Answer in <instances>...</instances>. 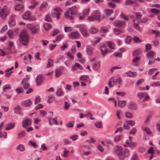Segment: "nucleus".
I'll use <instances>...</instances> for the list:
<instances>
[{
	"instance_id": "1",
	"label": "nucleus",
	"mask_w": 160,
	"mask_h": 160,
	"mask_svg": "<svg viewBox=\"0 0 160 160\" xmlns=\"http://www.w3.org/2000/svg\"><path fill=\"white\" fill-rule=\"evenodd\" d=\"M19 37L20 42L25 46L28 44V35L25 31H22L20 34Z\"/></svg>"
},
{
	"instance_id": "2",
	"label": "nucleus",
	"mask_w": 160,
	"mask_h": 160,
	"mask_svg": "<svg viewBox=\"0 0 160 160\" xmlns=\"http://www.w3.org/2000/svg\"><path fill=\"white\" fill-rule=\"evenodd\" d=\"M10 12L9 9L6 5L2 8L0 6V17L4 19L8 15Z\"/></svg>"
},
{
	"instance_id": "3",
	"label": "nucleus",
	"mask_w": 160,
	"mask_h": 160,
	"mask_svg": "<svg viewBox=\"0 0 160 160\" xmlns=\"http://www.w3.org/2000/svg\"><path fill=\"white\" fill-rule=\"evenodd\" d=\"M27 28L33 34L38 33L40 31L39 26L38 24L34 25L32 24H28L27 25Z\"/></svg>"
},
{
	"instance_id": "4",
	"label": "nucleus",
	"mask_w": 160,
	"mask_h": 160,
	"mask_svg": "<svg viewBox=\"0 0 160 160\" xmlns=\"http://www.w3.org/2000/svg\"><path fill=\"white\" fill-rule=\"evenodd\" d=\"M115 152L118 155L120 160H123L124 158V156L122 153V148L121 147L116 146L114 147Z\"/></svg>"
},
{
	"instance_id": "5",
	"label": "nucleus",
	"mask_w": 160,
	"mask_h": 160,
	"mask_svg": "<svg viewBox=\"0 0 160 160\" xmlns=\"http://www.w3.org/2000/svg\"><path fill=\"white\" fill-rule=\"evenodd\" d=\"M22 17L24 20H29L30 21H34L36 19V17L34 16H32L30 12H26L22 15Z\"/></svg>"
},
{
	"instance_id": "6",
	"label": "nucleus",
	"mask_w": 160,
	"mask_h": 160,
	"mask_svg": "<svg viewBox=\"0 0 160 160\" xmlns=\"http://www.w3.org/2000/svg\"><path fill=\"white\" fill-rule=\"evenodd\" d=\"M137 96L140 100H142L143 98H144L142 100L143 102L145 101H147L150 98L149 96L146 92H142L138 93L137 94Z\"/></svg>"
},
{
	"instance_id": "7",
	"label": "nucleus",
	"mask_w": 160,
	"mask_h": 160,
	"mask_svg": "<svg viewBox=\"0 0 160 160\" xmlns=\"http://www.w3.org/2000/svg\"><path fill=\"white\" fill-rule=\"evenodd\" d=\"M80 34L78 31L72 32L70 33L68 35V38L71 39H77L79 38Z\"/></svg>"
},
{
	"instance_id": "8",
	"label": "nucleus",
	"mask_w": 160,
	"mask_h": 160,
	"mask_svg": "<svg viewBox=\"0 0 160 160\" xmlns=\"http://www.w3.org/2000/svg\"><path fill=\"white\" fill-rule=\"evenodd\" d=\"M113 24L116 27L121 28H124L126 26L125 22L120 21H116L114 22Z\"/></svg>"
},
{
	"instance_id": "9",
	"label": "nucleus",
	"mask_w": 160,
	"mask_h": 160,
	"mask_svg": "<svg viewBox=\"0 0 160 160\" xmlns=\"http://www.w3.org/2000/svg\"><path fill=\"white\" fill-rule=\"evenodd\" d=\"M32 121L30 118H25L22 121V126L24 128H25L29 126L31 124Z\"/></svg>"
},
{
	"instance_id": "10",
	"label": "nucleus",
	"mask_w": 160,
	"mask_h": 160,
	"mask_svg": "<svg viewBox=\"0 0 160 160\" xmlns=\"http://www.w3.org/2000/svg\"><path fill=\"white\" fill-rule=\"evenodd\" d=\"M92 14L95 20H97L99 22L101 21L102 19L99 12L97 11H95Z\"/></svg>"
},
{
	"instance_id": "11",
	"label": "nucleus",
	"mask_w": 160,
	"mask_h": 160,
	"mask_svg": "<svg viewBox=\"0 0 160 160\" xmlns=\"http://www.w3.org/2000/svg\"><path fill=\"white\" fill-rule=\"evenodd\" d=\"M79 30L83 36L88 37L89 36L87 29L85 27H82L80 28Z\"/></svg>"
},
{
	"instance_id": "12",
	"label": "nucleus",
	"mask_w": 160,
	"mask_h": 160,
	"mask_svg": "<svg viewBox=\"0 0 160 160\" xmlns=\"http://www.w3.org/2000/svg\"><path fill=\"white\" fill-rule=\"evenodd\" d=\"M71 15L76 14L78 11V8L75 6H74L68 8V10Z\"/></svg>"
},
{
	"instance_id": "13",
	"label": "nucleus",
	"mask_w": 160,
	"mask_h": 160,
	"mask_svg": "<svg viewBox=\"0 0 160 160\" xmlns=\"http://www.w3.org/2000/svg\"><path fill=\"white\" fill-rule=\"evenodd\" d=\"M32 103V102L30 99L23 101L21 102L22 106L26 107L30 106Z\"/></svg>"
},
{
	"instance_id": "14",
	"label": "nucleus",
	"mask_w": 160,
	"mask_h": 160,
	"mask_svg": "<svg viewBox=\"0 0 160 160\" xmlns=\"http://www.w3.org/2000/svg\"><path fill=\"white\" fill-rule=\"evenodd\" d=\"M128 107L129 108L134 110H136L138 108L137 104L135 102H130Z\"/></svg>"
},
{
	"instance_id": "15",
	"label": "nucleus",
	"mask_w": 160,
	"mask_h": 160,
	"mask_svg": "<svg viewBox=\"0 0 160 160\" xmlns=\"http://www.w3.org/2000/svg\"><path fill=\"white\" fill-rule=\"evenodd\" d=\"M86 48L87 53L89 55H92L93 53V48L89 45L87 46Z\"/></svg>"
},
{
	"instance_id": "16",
	"label": "nucleus",
	"mask_w": 160,
	"mask_h": 160,
	"mask_svg": "<svg viewBox=\"0 0 160 160\" xmlns=\"http://www.w3.org/2000/svg\"><path fill=\"white\" fill-rule=\"evenodd\" d=\"M136 21V20L135 19H134L133 20V22L134 24V28L140 32H142V28L139 27V26L138 25L139 22L138 21H137V22L136 23L135 22Z\"/></svg>"
},
{
	"instance_id": "17",
	"label": "nucleus",
	"mask_w": 160,
	"mask_h": 160,
	"mask_svg": "<svg viewBox=\"0 0 160 160\" xmlns=\"http://www.w3.org/2000/svg\"><path fill=\"white\" fill-rule=\"evenodd\" d=\"M100 49L101 52V54L104 55H105L106 53L108 52V50L105 45L101 46Z\"/></svg>"
},
{
	"instance_id": "18",
	"label": "nucleus",
	"mask_w": 160,
	"mask_h": 160,
	"mask_svg": "<svg viewBox=\"0 0 160 160\" xmlns=\"http://www.w3.org/2000/svg\"><path fill=\"white\" fill-rule=\"evenodd\" d=\"M126 74L127 75V76L133 78L135 77L137 75V73L135 72H132L130 71H129L126 73Z\"/></svg>"
},
{
	"instance_id": "19",
	"label": "nucleus",
	"mask_w": 160,
	"mask_h": 160,
	"mask_svg": "<svg viewBox=\"0 0 160 160\" xmlns=\"http://www.w3.org/2000/svg\"><path fill=\"white\" fill-rule=\"evenodd\" d=\"M100 62L99 61L94 62L92 66V67L94 70H97L100 68Z\"/></svg>"
},
{
	"instance_id": "20",
	"label": "nucleus",
	"mask_w": 160,
	"mask_h": 160,
	"mask_svg": "<svg viewBox=\"0 0 160 160\" xmlns=\"http://www.w3.org/2000/svg\"><path fill=\"white\" fill-rule=\"evenodd\" d=\"M42 76L41 75H38L36 78V82L38 85H40L42 82Z\"/></svg>"
},
{
	"instance_id": "21",
	"label": "nucleus",
	"mask_w": 160,
	"mask_h": 160,
	"mask_svg": "<svg viewBox=\"0 0 160 160\" xmlns=\"http://www.w3.org/2000/svg\"><path fill=\"white\" fill-rule=\"evenodd\" d=\"M15 126V124L13 123H9L6 125V130H9L13 128Z\"/></svg>"
},
{
	"instance_id": "22",
	"label": "nucleus",
	"mask_w": 160,
	"mask_h": 160,
	"mask_svg": "<svg viewBox=\"0 0 160 160\" xmlns=\"http://www.w3.org/2000/svg\"><path fill=\"white\" fill-rule=\"evenodd\" d=\"M147 57L149 59H153L154 58L155 56L154 52L153 51H151L148 52L147 55Z\"/></svg>"
},
{
	"instance_id": "23",
	"label": "nucleus",
	"mask_w": 160,
	"mask_h": 160,
	"mask_svg": "<svg viewBox=\"0 0 160 160\" xmlns=\"http://www.w3.org/2000/svg\"><path fill=\"white\" fill-rule=\"evenodd\" d=\"M23 5L22 4H18L16 5L15 8L16 10L17 11H21L24 9Z\"/></svg>"
},
{
	"instance_id": "24",
	"label": "nucleus",
	"mask_w": 160,
	"mask_h": 160,
	"mask_svg": "<svg viewBox=\"0 0 160 160\" xmlns=\"http://www.w3.org/2000/svg\"><path fill=\"white\" fill-rule=\"evenodd\" d=\"M14 16H12L10 17V20L8 21V23L10 26H11L15 24V22L14 20Z\"/></svg>"
},
{
	"instance_id": "25",
	"label": "nucleus",
	"mask_w": 160,
	"mask_h": 160,
	"mask_svg": "<svg viewBox=\"0 0 160 160\" xmlns=\"http://www.w3.org/2000/svg\"><path fill=\"white\" fill-rule=\"evenodd\" d=\"M72 15L70 14L69 12H68V11L65 12L64 14L65 17L67 19H69L70 20H72L73 18V17Z\"/></svg>"
},
{
	"instance_id": "26",
	"label": "nucleus",
	"mask_w": 160,
	"mask_h": 160,
	"mask_svg": "<svg viewBox=\"0 0 160 160\" xmlns=\"http://www.w3.org/2000/svg\"><path fill=\"white\" fill-rule=\"evenodd\" d=\"M98 32V29L94 27H92L89 29V32L92 34H94Z\"/></svg>"
},
{
	"instance_id": "27",
	"label": "nucleus",
	"mask_w": 160,
	"mask_h": 160,
	"mask_svg": "<svg viewBox=\"0 0 160 160\" xmlns=\"http://www.w3.org/2000/svg\"><path fill=\"white\" fill-rule=\"evenodd\" d=\"M14 112L16 113H19L22 110V109L19 105H18L14 108Z\"/></svg>"
},
{
	"instance_id": "28",
	"label": "nucleus",
	"mask_w": 160,
	"mask_h": 160,
	"mask_svg": "<svg viewBox=\"0 0 160 160\" xmlns=\"http://www.w3.org/2000/svg\"><path fill=\"white\" fill-rule=\"evenodd\" d=\"M54 64V61L53 60L51 59H48V61L47 65V67L49 68L52 67Z\"/></svg>"
},
{
	"instance_id": "29",
	"label": "nucleus",
	"mask_w": 160,
	"mask_h": 160,
	"mask_svg": "<svg viewBox=\"0 0 160 160\" xmlns=\"http://www.w3.org/2000/svg\"><path fill=\"white\" fill-rule=\"evenodd\" d=\"M16 149L17 150L21 152H23L25 150L24 146L22 144L17 146Z\"/></svg>"
},
{
	"instance_id": "30",
	"label": "nucleus",
	"mask_w": 160,
	"mask_h": 160,
	"mask_svg": "<svg viewBox=\"0 0 160 160\" xmlns=\"http://www.w3.org/2000/svg\"><path fill=\"white\" fill-rule=\"evenodd\" d=\"M56 95L59 96H62L64 95V92L61 88H59L57 89L56 92Z\"/></svg>"
},
{
	"instance_id": "31",
	"label": "nucleus",
	"mask_w": 160,
	"mask_h": 160,
	"mask_svg": "<svg viewBox=\"0 0 160 160\" xmlns=\"http://www.w3.org/2000/svg\"><path fill=\"white\" fill-rule=\"evenodd\" d=\"M126 103V101L119 100L118 102V105L120 107H123Z\"/></svg>"
},
{
	"instance_id": "32",
	"label": "nucleus",
	"mask_w": 160,
	"mask_h": 160,
	"mask_svg": "<svg viewBox=\"0 0 160 160\" xmlns=\"http://www.w3.org/2000/svg\"><path fill=\"white\" fill-rule=\"evenodd\" d=\"M113 32L116 35H119L122 33V31L118 28H115L113 30Z\"/></svg>"
},
{
	"instance_id": "33",
	"label": "nucleus",
	"mask_w": 160,
	"mask_h": 160,
	"mask_svg": "<svg viewBox=\"0 0 160 160\" xmlns=\"http://www.w3.org/2000/svg\"><path fill=\"white\" fill-rule=\"evenodd\" d=\"M113 12V10L111 9H107L104 11L105 14L108 16H110Z\"/></svg>"
},
{
	"instance_id": "34",
	"label": "nucleus",
	"mask_w": 160,
	"mask_h": 160,
	"mask_svg": "<svg viewBox=\"0 0 160 160\" xmlns=\"http://www.w3.org/2000/svg\"><path fill=\"white\" fill-rule=\"evenodd\" d=\"M43 26L45 29L48 30L52 28L51 25L48 23H46L43 24Z\"/></svg>"
},
{
	"instance_id": "35",
	"label": "nucleus",
	"mask_w": 160,
	"mask_h": 160,
	"mask_svg": "<svg viewBox=\"0 0 160 160\" xmlns=\"http://www.w3.org/2000/svg\"><path fill=\"white\" fill-rule=\"evenodd\" d=\"M88 76L85 75H82L79 78V80L81 81H86L88 79Z\"/></svg>"
},
{
	"instance_id": "36",
	"label": "nucleus",
	"mask_w": 160,
	"mask_h": 160,
	"mask_svg": "<svg viewBox=\"0 0 160 160\" xmlns=\"http://www.w3.org/2000/svg\"><path fill=\"white\" fill-rule=\"evenodd\" d=\"M114 78L113 77L111 78L109 82L108 85L110 87H112L114 85Z\"/></svg>"
},
{
	"instance_id": "37",
	"label": "nucleus",
	"mask_w": 160,
	"mask_h": 160,
	"mask_svg": "<svg viewBox=\"0 0 160 160\" xmlns=\"http://www.w3.org/2000/svg\"><path fill=\"white\" fill-rule=\"evenodd\" d=\"M150 86L152 87H159L160 88V82L159 81L154 82L150 85Z\"/></svg>"
},
{
	"instance_id": "38",
	"label": "nucleus",
	"mask_w": 160,
	"mask_h": 160,
	"mask_svg": "<svg viewBox=\"0 0 160 160\" xmlns=\"http://www.w3.org/2000/svg\"><path fill=\"white\" fill-rule=\"evenodd\" d=\"M69 155V151L68 150L65 149L64 153L63 154V157L64 158H67L68 157Z\"/></svg>"
},
{
	"instance_id": "39",
	"label": "nucleus",
	"mask_w": 160,
	"mask_h": 160,
	"mask_svg": "<svg viewBox=\"0 0 160 160\" xmlns=\"http://www.w3.org/2000/svg\"><path fill=\"white\" fill-rule=\"evenodd\" d=\"M141 52V50L139 49H137L133 51L132 54L133 56H136L139 54Z\"/></svg>"
},
{
	"instance_id": "40",
	"label": "nucleus",
	"mask_w": 160,
	"mask_h": 160,
	"mask_svg": "<svg viewBox=\"0 0 160 160\" xmlns=\"http://www.w3.org/2000/svg\"><path fill=\"white\" fill-rule=\"evenodd\" d=\"M29 143L33 147L35 148H37L38 147V145L37 143L33 141L30 140L29 142Z\"/></svg>"
},
{
	"instance_id": "41",
	"label": "nucleus",
	"mask_w": 160,
	"mask_h": 160,
	"mask_svg": "<svg viewBox=\"0 0 160 160\" xmlns=\"http://www.w3.org/2000/svg\"><path fill=\"white\" fill-rule=\"evenodd\" d=\"M122 137V135H117L114 138L113 141L115 142H117L119 141Z\"/></svg>"
},
{
	"instance_id": "42",
	"label": "nucleus",
	"mask_w": 160,
	"mask_h": 160,
	"mask_svg": "<svg viewBox=\"0 0 160 160\" xmlns=\"http://www.w3.org/2000/svg\"><path fill=\"white\" fill-rule=\"evenodd\" d=\"M125 116L127 118H131L133 117V114L130 112H126L125 114Z\"/></svg>"
},
{
	"instance_id": "43",
	"label": "nucleus",
	"mask_w": 160,
	"mask_h": 160,
	"mask_svg": "<svg viewBox=\"0 0 160 160\" xmlns=\"http://www.w3.org/2000/svg\"><path fill=\"white\" fill-rule=\"evenodd\" d=\"M126 122L128 124L131 125L132 126H134L135 124V122L134 121L130 120L126 121Z\"/></svg>"
},
{
	"instance_id": "44",
	"label": "nucleus",
	"mask_w": 160,
	"mask_h": 160,
	"mask_svg": "<svg viewBox=\"0 0 160 160\" xmlns=\"http://www.w3.org/2000/svg\"><path fill=\"white\" fill-rule=\"evenodd\" d=\"M26 135V133L24 131H22L19 133L18 134V138H19L25 137Z\"/></svg>"
},
{
	"instance_id": "45",
	"label": "nucleus",
	"mask_w": 160,
	"mask_h": 160,
	"mask_svg": "<svg viewBox=\"0 0 160 160\" xmlns=\"http://www.w3.org/2000/svg\"><path fill=\"white\" fill-rule=\"evenodd\" d=\"M8 34L9 36V38L10 39H12L13 38V32L11 30H9L8 32Z\"/></svg>"
},
{
	"instance_id": "46",
	"label": "nucleus",
	"mask_w": 160,
	"mask_h": 160,
	"mask_svg": "<svg viewBox=\"0 0 160 160\" xmlns=\"http://www.w3.org/2000/svg\"><path fill=\"white\" fill-rule=\"evenodd\" d=\"M72 30V29L71 27H64V31L66 32H68Z\"/></svg>"
},
{
	"instance_id": "47",
	"label": "nucleus",
	"mask_w": 160,
	"mask_h": 160,
	"mask_svg": "<svg viewBox=\"0 0 160 160\" xmlns=\"http://www.w3.org/2000/svg\"><path fill=\"white\" fill-rule=\"evenodd\" d=\"M152 116V114L151 113H150L145 119L144 121L146 123H149L150 121V119L151 118Z\"/></svg>"
},
{
	"instance_id": "48",
	"label": "nucleus",
	"mask_w": 160,
	"mask_h": 160,
	"mask_svg": "<svg viewBox=\"0 0 160 160\" xmlns=\"http://www.w3.org/2000/svg\"><path fill=\"white\" fill-rule=\"evenodd\" d=\"M63 37L64 35H63L61 34L58 36L56 38V41H57L58 42H59L63 38Z\"/></svg>"
},
{
	"instance_id": "49",
	"label": "nucleus",
	"mask_w": 160,
	"mask_h": 160,
	"mask_svg": "<svg viewBox=\"0 0 160 160\" xmlns=\"http://www.w3.org/2000/svg\"><path fill=\"white\" fill-rule=\"evenodd\" d=\"M62 11V10L61 8L59 7H58L57 8H54L53 9V12H54V13H59V12Z\"/></svg>"
},
{
	"instance_id": "50",
	"label": "nucleus",
	"mask_w": 160,
	"mask_h": 160,
	"mask_svg": "<svg viewBox=\"0 0 160 160\" xmlns=\"http://www.w3.org/2000/svg\"><path fill=\"white\" fill-rule=\"evenodd\" d=\"M95 126L98 128H101L102 127V122L101 121H99L95 123Z\"/></svg>"
},
{
	"instance_id": "51",
	"label": "nucleus",
	"mask_w": 160,
	"mask_h": 160,
	"mask_svg": "<svg viewBox=\"0 0 160 160\" xmlns=\"http://www.w3.org/2000/svg\"><path fill=\"white\" fill-rule=\"evenodd\" d=\"M90 11V9L89 8H87L85 9L83 11V15L84 17L86 16L89 13V12Z\"/></svg>"
},
{
	"instance_id": "52",
	"label": "nucleus",
	"mask_w": 160,
	"mask_h": 160,
	"mask_svg": "<svg viewBox=\"0 0 160 160\" xmlns=\"http://www.w3.org/2000/svg\"><path fill=\"white\" fill-rule=\"evenodd\" d=\"M142 129L144 130V131L146 132L148 134H150L152 133V132L151 131L150 129L147 127H145L144 128H142Z\"/></svg>"
},
{
	"instance_id": "53",
	"label": "nucleus",
	"mask_w": 160,
	"mask_h": 160,
	"mask_svg": "<svg viewBox=\"0 0 160 160\" xmlns=\"http://www.w3.org/2000/svg\"><path fill=\"white\" fill-rule=\"evenodd\" d=\"M108 46L109 48L111 49H114V44L112 42H108Z\"/></svg>"
},
{
	"instance_id": "54",
	"label": "nucleus",
	"mask_w": 160,
	"mask_h": 160,
	"mask_svg": "<svg viewBox=\"0 0 160 160\" xmlns=\"http://www.w3.org/2000/svg\"><path fill=\"white\" fill-rule=\"evenodd\" d=\"M125 3L126 5H129L131 4H135L136 3L131 0H126Z\"/></svg>"
},
{
	"instance_id": "55",
	"label": "nucleus",
	"mask_w": 160,
	"mask_h": 160,
	"mask_svg": "<svg viewBox=\"0 0 160 160\" xmlns=\"http://www.w3.org/2000/svg\"><path fill=\"white\" fill-rule=\"evenodd\" d=\"M70 138L73 141H75L78 139V136L77 135H72L71 136Z\"/></svg>"
},
{
	"instance_id": "56",
	"label": "nucleus",
	"mask_w": 160,
	"mask_h": 160,
	"mask_svg": "<svg viewBox=\"0 0 160 160\" xmlns=\"http://www.w3.org/2000/svg\"><path fill=\"white\" fill-rule=\"evenodd\" d=\"M120 17L121 18L125 20L128 21V18L125 16L123 13H121Z\"/></svg>"
},
{
	"instance_id": "57",
	"label": "nucleus",
	"mask_w": 160,
	"mask_h": 160,
	"mask_svg": "<svg viewBox=\"0 0 160 160\" xmlns=\"http://www.w3.org/2000/svg\"><path fill=\"white\" fill-rule=\"evenodd\" d=\"M74 123L73 121L69 122L67 124L66 126L68 128H72L73 126Z\"/></svg>"
},
{
	"instance_id": "58",
	"label": "nucleus",
	"mask_w": 160,
	"mask_h": 160,
	"mask_svg": "<svg viewBox=\"0 0 160 160\" xmlns=\"http://www.w3.org/2000/svg\"><path fill=\"white\" fill-rule=\"evenodd\" d=\"M108 29L107 27H103L101 29V31L102 33H106L108 32Z\"/></svg>"
},
{
	"instance_id": "59",
	"label": "nucleus",
	"mask_w": 160,
	"mask_h": 160,
	"mask_svg": "<svg viewBox=\"0 0 160 160\" xmlns=\"http://www.w3.org/2000/svg\"><path fill=\"white\" fill-rule=\"evenodd\" d=\"M124 158L125 157H127L129 155V151L128 150L126 149H125L124 151Z\"/></svg>"
},
{
	"instance_id": "60",
	"label": "nucleus",
	"mask_w": 160,
	"mask_h": 160,
	"mask_svg": "<svg viewBox=\"0 0 160 160\" xmlns=\"http://www.w3.org/2000/svg\"><path fill=\"white\" fill-rule=\"evenodd\" d=\"M65 54L69 58L73 60L74 58L72 54L69 52H67L65 53Z\"/></svg>"
},
{
	"instance_id": "61",
	"label": "nucleus",
	"mask_w": 160,
	"mask_h": 160,
	"mask_svg": "<svg viewBox=\"0 0 160 160\" xmlns=\"http://www.w3.org/2000/svg\"><path fill=\"white\" fill-rule=\"evenodd\" d=\"M23 90V89L22 87L17 88L15 90L16 91L18 94H19L20 93L22 92Z\"/></svg>"
},
{
	"instance_id": "62",
	"label": "nucleus",
	"mask_w": 160,
	"mask_h": 160,
	"mask_svg": "<svg viewBox=\"0 0 160 160\" xmlns=\"http://www.w3.org/2000/svg\"><path fill=\"white\" fill-rule=\"evenodd\" d=\"M150 11L151 12L155 14H158L159 12V11L156 8H152L151 9Z\"/></svg>"
},
{
	"instance_id": "63",
	"label": "nucleus",
	"mask_w": 160,
	"mask_h": 160,
	"mask_svg": "<svg viewBox=\"0 0 160 160\" xmlns=\"http://www.w3.org/2000/svg\"><path fill=\"white\" fill-rule=\"evenodd\" d=\"M41 100V98L40 96H37L36 97L34 101L35 104H36L40 102Z\"/></svg>"
},
{
	"instance_id": "64",
	"label": "nucleus",
	"mask_w": 160,
	"mask_h": 160,
	"mask_svg": "<svg viewBox=\"0 0 160 160\" xmlns=\"http://www.w3.org/2000/svg\"><path fill=\"white\" fill-rule=\"evenodd\" d=\"M61 74L62 73L60 70H56L55 71V76L56 77H59Z\"/></svg>"
}]
</instances>
